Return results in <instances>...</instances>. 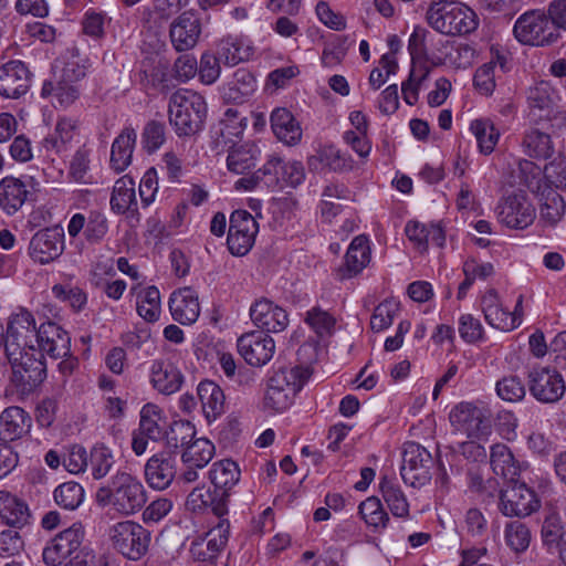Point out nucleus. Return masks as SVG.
I'll return each instance as SVG.
<instances>
[{"label":"nucleus","instance_id":"1","mask_svg":"<svg viewBox=\"0 0 566 566\" xmlns=\"http://www.w3.org/2000/svg\"><path fill=\"white\" fill-rule=\"evenodd\" d=\"M207 109L203 96L191 90L179 88L169 97L168 120L179 138L193 137L205 128Z\"/></svg>","mask_w":566,"mask_h":566},{"label":"nucleus","instance_id":"2","mask_svg":"<svg viewBox=\"0 0 566 566\" xmlns=\"http://www.w3.org/2000/svg\"><path fill=\"white\" fill-rule=\"evenodd\" d=\"M99 506H111L116 513L129 516L139 512L147 502V493L143 483L127 472H117L108 486L96 492Z\"/></svg>","mask_w":566,"mask_h":566},{"label":"nucleus","instance_id":"3","mask_svg":"<svg viewBox=\"0 0 566 566\" xmlns=\"http://www.w3.org/2000/svg\"><path fill=\"white\" fill-rule=\"evenodd\" d=\"M310 376V368L300 365L275 370L266 384L263 408L272 412L285 411Z\"/></svg>","mask_w":566,"mask_h":566},{"label":"nucleus","instance_id":"4","mask_svg":"<svg viewBox=\"0 0 566 566\" xmlns=\"http://www.w3.org/2000/svg\"><path fill=\"white\" fill-rule=\"evenodd\" d=\"M426 18L432 29L446 35L470 34L479 27V18L471 8L448 0L431 2Z\"/></svg>","mask_w":566,"mask_h":566},{"label":"nucleus","instance_id":"5","mask_svg":"<svg viewBox=\"0 0 566 566\" xmlns=\"http://www.w3.org/2000/svg\"><path fill=\"white\" fill-rule=\"evenodd\" d=\"M108 538L115 551L136 562L147 554L151 533L139 523L126 520L108 528Z\"/></svg>","mask_w":566,"mask_h":566},{"label":"nucleus","instance_id":"6","mask_svg":"<svg viewBox=\"0 0 566 566\" xmlns=\"http://www.w3.org/2000/svg\"><path fill=\"white\" fill-rule=\"evenodd\" d=\"M513 33L520 43L533 46L551 45L560 36L549 14L541 10H530L518 17Z\"/></svg>","mask_w":566,"mask_h":566},{"label":"nucleus","instance_id":"7","mask_svg":"<svg viewBox=\"0 0 566 566\" xmlns=\"http://www.w3.org/2000/svg\"><path fill=\"white\" fill-rule=\"evenodd\" d=\"M12 367L11 381L23 395L33 392L46 377V366L43 354L36 348L22 352L20 355L7 356Z\"/></svg>","mask_w":566,"mask_h":566},{"label":"nucleus","instance_id":"8","mask_svg":"<svg viewBox=\"0 0 566 566\" xmlns=\"http://www.w3.org/2000/svg\"><path fill=\"white\" fill-rule=\"evenodd\" d=\"M258 172L263 188L269 191H279L285 187L296 188L305 180V170L301 161L286 163L277 154L269 155Z\"/></svg>","mask_w":566,"mask_h":566},{"label":"nucleus","instance_id":"9","mask_svg":"<svg viewBox=\"0 0 566 566\" xmlns=\"http://www.w3.org/2000/svg\"><path fill=\"white\" fill-rule=\"evenodd\" d=\"M490 411L482 405L462 401L455 405L450 411L451 424L459 431L467 434L469 439H482L491 431Z\"/></svg>","mask_w":566,"mask_h":566},{"label":"nucleus","instance_id":"10","mask_svg":"<svg viewBox=\"0 0 566 566\" xmlns=\"http://www.w3.org/2000/svg\"><path fill=\"white\" fill-rule=\"evenodd\" d=\"M36 331L34 316L28 310L20 308L11 314L6 333V355L14 356V359H17V355L22 352L36 348L33 345L34 338L36 339Z\"/></svg>","mask_w":566,"mask_h":566},{"label":"nucleus","instance_id":"11","mask_svg":"<svg viewBox=\"0 0 566 566\" xmlns=\"http://www.w3.org/2000/svg\"><path fill=\"white\" fill-rule=\"evenodd\" d=\"M433 459L431 453L417 442H407L402 452L400 474L406 484L421 488L431 480Z\"/></svg>","mask_w":566,"mask_h":566},{"label":"nucleus","instance_id":"12","mask_svg":"<svg viewBox=\"0 0 566 566\" xmlns=\"http://www.w3.org/2000/svg\"><path fill=\"white\" fill-rule=\"evenodd\" d=\"M496 214L500 223L517 230L526 229L536 218L533 203L521 190L503 197L496 206Z\"/></svg>","mask_w":566,"mask_h":566},{"label":"nucleus","instance_id":"13","mask_svg":"<svg viewBox=\"0 0 566 566\" xmlns=\"http://www.w3.org/2000/svg\"><path fill=\"white\" fill-rule=\"evenodd\" d=\"M259 232V224L247 210H235L230 216L227 245L234 256H244L250 252Z\"/></svg>","mask_w":566,"mask_h":566},{"label":"nucleus","instance_id":"14","mask_svg":"<svg viewBox=\"0 0 566 566\" xmlns=\"http://www.w3.org/2000/svg\"><path fill=\"white\" fill-rule=\"evenodd\" d=\"M527 378L530 392L539 402L555 403L565 394L564 378L556 369L535 367Z\"/></svg>","mask_w":566,"mask_h":566},{"label":"nucleus","instance_id":"15","mask_svg":"<svg viewBox=\"0 0 566 566\" xmlns=\"http://www.w3.org/2000/svg\"><path fill=\"white\" fill-rule=\"evenodd\" d=\"M538 506L539 501L535 492L524 483H515L501 492L499 509L505 516L525 517Z\"/></svg>","mask_w":566,"mask_h":566},{"label":"nucleus","instance_id":"16","mask_svg":"<svg viewBox=\"0 0 566 566\" xmlns=\"http://www.w3.org/2000/svg\"><path fill=\"white\" fill-rule=\"evenodd\" d=\"M253 324L265 333L283 332L289 325L286 311L269 298L255 300L250 307Z\"/></svg>","mask_w":566,"mask_h":566},{"label":"nucleus","instance_id":"17","mask_svg":"<svg viewBox=\"0 0 566 566\" xmlns=\"http://www.w3.org/2000/svg\"><path fill=\"white\" fill-rule=\"evenodd\" d=\"M482 311L488 324L500 331H512L521 324V317L517 314L522 305V296L518 297L515 311L513 313L503 308L499 294L495 290H489L481 300Z\"/></svg>","mask_w":566,"mask_h":566},{"label":"nucleus","instance_id":"18","mask_svg":"<svg viewBox=\"0 0 566 566\" xmlns=\"http://www.w3.org/2000/svg\"><path fill=\"white\" fill-rule=\"evenodd\" d=\"M38 350L53 359L63 358L71 353V337L54 322L42 323L36 331Z\"/></svg>","mask_w":566,"mask_h":566},{"label":"nucleus","instance_id":"19","mask_svg":"<svg viewBox=\"0 0 566 566\" xmlns=\"http://www.w3.org/2000/svg\"><path fill=\"white\" fill-rule=\"evenodd\" d=\"M32 74L25 63L19 60L9 61L0 66V95L7 98H19L31 85Z\"/></svg>","mask_w":566,"mask_h":566},{"label":"nucleus","instance_id":"20","mask_svg":"<svg viewBox=\"0 0 566 566\" xmlns=\"http://www.w3.org/2000/svg\"><path fill=\"white\" fill-rule=\"evenodd\" d=\"M238 350L249 365L261 367L272 359L275 343L269 335L251 332L239 337Z\"/></svg>","mask_w":566,"mask_h":566},{"label":"nucleus","instance_id":"21","mask_svg":"<svg viewBox=\"0 0 566 566\" xmlns=\"http://www.w3.org/2000/svg\"><path fill=\"white\" fill-rule=\"evenodd\" d=\"M29 251L31 258L41 264L54 261L64 251L63 230L46 228L38 231L30 241Z\"/></svg>","mask_w":566,"mask_h":566},{"label":"nucleus","instance_id":"22","mask_svg":"<svg viewBox=\"0 0 566 566\" xmlns=\"http://www.w3.org/2000/svg\"><path fill=\"white\" fill-rule=\"evenodd\" d=\"M177 474V458L172 452H158L145 464L147 484L158 491L168 489Z\"/></svg>","mask_w":566,"mask_h":566},{"label":"nucleus","instance_id":"23","mask_svg":"<svg viewBox=\"0 0 566 566\" xmlns=\"http://www.w3.org/2000/svg\"><path fill=\"white\" fill-rule=\"evenodd\" d=\"M201 34V22L198 14L191 10L182 12L172 21L169 36L172 46L178 52L191 50Z\"/></svg>","mask_w":566,"mask_h":566},{"label":"nucleus","instance_id":"24","mask_svg":"<svg viewBox=\"0 0 566 566\" xmlns=\"http://www.w3.org/2000/svg\"><path fill=\"white\" fill-rule=\"evenodd\" d=\"M31 428L30 413L19 406H10L0 415V440L6 444L24 438Z\"/></svg>","mask_w":566,"mask_h":566},{"label":"nucleus","instance_id":"25","mask_svg":"<svg viewBox=\"0 0 566 566\" xmlns=\"http://www.w3.org/2000/svg\"><path fill=\"white\" fill-rule=\"evenodd\" d=\"M180 369L168 359H155L150 366V384L163 395H172L180 390L184 384Z\"/></svg>","mask_w":566,"mask_h":566},{"label":"nucleus","instance_id":"26","mask_svg":"<svg viewBox=\"0 0 566 566\" xmlns=\"http://www.w3.org/2000/svg\"><path fill=\"white\" fill-rule=\"evenodd\" d=\"M28 504L8 491H0V521L11 528H23L31 524Z\"/></svg>","mask_w":566,"mask_h":566},{"label":"nucleus","instance_id":"27","mask_svg":"<svg viewBox=\"0 0 566 566\" xmlns=\"http://www.w3.org/2000/svg\"><path fill=\"white\" fill-rule=\"evenodd\" d=\"M169 310L175 321L180 324H192L200 314L198 296L190 287L174 292L169 300Z\"/></svg>","mask_w":566,"mask_h":566},{"label":"nucleus","instance_id":"28","mask_svg":"<svg viewBox=\"0 0 566 566\" xmlns=\"http://www.w3.org/2000/svg\"><path fill=\"white\" fill-rule=\"evenodd\" d=\"M77 135L78 122L71 117H60L54 132L42 140V147L49 153L60 155L70 148Z\"/></svg>","mask_w":566,"mask_h":566},{"label":"nucleus","instance_id":"29","mask_svg":"<svg viewBox=\"0 0 566 566\" xmlns=\"http://www.w3.org/2000/svg\"><path fill=\"white\" fill-rule=\"evenodd\" d=\"M209 479L214 486L213 491L228 504L230 491L240 480V469L232 460H221L212 464Z\"/></svg>","mask_w":566,"mask_h":566},{"label":"nucleus","instance_id":"30","mask_svg":"<svg viewBox=\"0 0 566 566\" xmlns=\"http://www.w3.org/2000/svg\"><path fill=\"white\" fill-rule=\"evenodd\" d=\"M270 120L272 132L279 140L289 146H294L301 142V125L287 108H275L271 114Z\"/></svg>","mask_w":566,"mask_h":566},{"label":"nucleus","instance_id":"31","mask_svg":"<svg viewBox=\"0 0 566 566\" xmlns=\"http://www.w3.org/2000/svg\"><path fill=\"white\" fill-rule=\"evenodd\" d=\"M370 262V248L368 238L357 235L350 242L345 254L344 265L340 268L342 279H349L363 271Z\"/></svg>","mask_w":566,"mask_h":566},{"label":"nucleus","instance_id":"32","mask_svg":"<svg viewBox=\"0 0 566 566\" xmlns=\"http://www.w3.org/2000/svg\"><path fill=\"white\" fill-rule=\"evenodd\" d=\"M29 196L30 191L21 179L8 176L0 181V207L7 214L21 209Z\"/></svg>","mask_w":566,"mask_h":566},{"label":"nucleus","instance_id":"33","mask_svg":"<svg viewBox=\"0 0 566 566\" xmlns=\"http://www.w3.org/2000/svg\"><path fill=\"white\" fill-rule=\"evenodd\" d=\"M137 134L133 127H125L114 139L109 164L116 172L124 171L132 164Z\"/></svg>","mask_w":566,"mask_h":566},{"label":"nucleus","instance_id":"34","mask_svg":"<svg viewBox=\"0 0 566 566\" xmlns=\"http://www.w3.org/2000/svg\"><path fill=\"white\" fill-rule=\"evenodd\" d=\"M541 537L547 548L557 547L566 537V524L555 505L547 504L543 511Z\"/></svg>","mask_w":566,"mask_h":566},{"label":"nucleus","instance_id":"35","mask_svg":"<svg viewBox=\"0 0 566 566\" xmlns=\"http://www.w3.org/2000/svg\"><path fill=\"white\" fill-rule=\"evenodd\" d=\"M197 394L208 421L216 420L224 412L226 396L218 384L203 380L198 385Z\"/></svg>","mask_w":566,"mask_h":566},{"label":"nucleus","instance_id":"36","mask_svg":"<svg viewBox=\"0 0 566 566\" xmlns=\"http://www.w3.org/2000/svg\"><path fill=\"white\" fill-rule=\"evenodd\" d=\"M245 127L247 118L241 117L237 109L228 108L213 132L217 146L234 145L235 139L241 138Z\"/></svg>","mask_w":566,"mask_h":566},{"label":"nucleus","instance_id":"37","mask_svg":"<svg viewBox=\"0 0 566 566\" xmlns=\"http://www.w3.org/2000/svg\"><path fill=\"white\" fill-rule=\"evenodd\" d=\"M256 90L254 75L247 69H238L223 87V97L233 103H243Z\"/></svg>","mask_w":566,"mask_h":566},{"label":"nucleus","instance_id":"38","mask_svg":"<svg viewBox=\"0 0 566 566\" xmlns=\"http://www.w3.org/2000/svg\"><path fill=\"white\" fill-rule=\"evenodd\" d=\"M522 148L525 155L537 160L549 159L555 151L551 135L535 127L524 133Z\"/></svg>","mask_w":566,"mask_h":566},{"label":"nucleus","instance_id":"39","mask_svg":"<svg viewBox=\"0 0 566 566\" xmlns=\"http://www.w3.org/2000/svg\"><path fill=\"white\" fill-rule=\"evenodd\" d=\"M142 83L161 94L170 91L169 65L166 61L147 59L142 64Z\"/></svg>","mask_w":566,"mask_h":566},{"label":"nucleus","instance_id":"40","mask_svg":"<svg viewBox=\"0 0 566 566\" xmlns=\"http://www.w3.org/2000/svg\"><path fill=\"white\" fill-rule=\"evenodd\" d=\"M85 76V71L74 64L63 69L62 80L56 83L55 97L61 106L67 107L80 97V88L74 84Z\"/></svg>","mask_w":566,"mask_h":566},{"label":"nucleus","instance_id":"41","mask_svg":"<svg viewBox=\"0 0 566 566\" xmlns=\"http://www.w3.org/2000/svg\"><path fill=\"white\" fill-rule=\"evenodd\" d=\"M565 209L564 198L552 187H545L539 193V216L546 224H557L564 217Z\"/></svg>","mask_w":566,"mask_h":566},{"label":"nucleus","instance_id":"42","mask_svg":"<svg viewBox=\"0 0 566 566\" xmlns=\"http://www.w3.org/2000/svg\"><path fill=\"white\" fill-rule=\"evenodd\" d=\"M187 506L192 511H200L211 507L213 514L223 517L228 514L227 503L214 491H210L205 486L195 488L187 497Z\"/></svg>","mask_w":566,"mask_h":566},{"label":"nucleus","instance_id":"43","mask_svg":"<svg viewBox=\"0 0 566 566\" xmlns=\"http://www.w3.org/2000/svg\"><path fill=\"white\" fill-rule=\"evenodd\" d=\"M490 463L493 472L504 479L513 481L518 475L517 462L510 448L504 443L491 447Z\"/></svg>","mask_w":566,"mask_h":566},{"label":"nucleus","instance_id":"44","mask_svg":"<svg viewBox=\"0 0 566 566\" xmlns=\"http://www.w3.org/2000/svg\"><path fill=\"white\" fill-rule=\"evenodd\" d=\"M166 420L161 410L153 403H146L140 410L138 431L153 441L164 439Z\"/></svg>","mask_w":566,"mask_h":566},{"label":"nucleus","instance_id":"45","mask_svg":"<svg viewBox=\"0 0 566 566\" xmlns=\"http://www.w3.org/2000/svg\"><path fill=\"white\" fill-rule=\"evenodd\" d=\"M111 207L114 212L119 214L137 209L135 184L130 178L122 177L115 182Z\"/></svg>","mask_w":566,"mask_h":566},{"label":"nucleus","instance_id":"46","mask_svg":"<svg viewBox=\"0 0 566 566\" xmlns=\"http://www.w3.org/2000/svg\"><path fill=\"white\" fill-rule=\"evenodd\" d=\"M380 492L391 514L397 517L409 516V503L399 484L387 476L380 481Z\"/></svg>","mask_w":566,"mask_h":566},{"label":"nucleus","instance_id":"47","mask_svg":"<svg viewBox=\"0 0 566 566\" xmlns=\"http://www.w3.org/2000/svg\"><path fill=\"white\" fill-rule=\"evenodd\" d=\"M470 130L474 135L481 154L494 151L500 138V132L489 118H478L471 122Z\"/></svg>","mask_w":566,"mask_h":566},{"label":"nucleus","instance_id":"48","mask_svg":"<svg viewBox=\"0 0 566 566\" xmlns=\"http://www.w3.org/2000/svg\"><path fill=\"white\" fill-rule=\"evenodd\" d=\"M444 62L457 67H470L476 56V50L473 45L463 42H449L442 45Z\"/></svg>","mask_w":566,"mask_h":566},{"label":"nucleus","instance_id":"49","mask_svg":"<svg viewBox=\"0 0 566 566\" xmlns=\"http://www.w3.org/2000/svg\"><path fill=\"white\" fill-rule=\"evenodd\" d=\"M255 165V149L252 145H230L227 156L229 171L242 175Z\"/></svg>","mask_w":566,"mask_h":566},{"label":"nucleus","instance_id":"50","mask_svg":"<svg viewBox=\"0 0 566 566\" xmlns=\"http://www.w3.org/2000/svg\"><path fill=\"white\" fill-rule=\"evenodd\" d=\"M115 464L113 451L103 443L95 444L88 454V469L95 480L105 478Z\"/></svg>","mask_w":566,"mask_h":566},{"label":"nucleus","instance_id":"51","mask_svg":"<svg viewBox=\"0 0 566 566\" xmlns=\"http://www.w3.org/2000/svg\"><path fill=\"white\" fill-rule=\"evenodd\" d=\"M196 434L195 426L187 420L174 421L168 430H165L164 438L166 446L172 451L179 448H187Z\"/></svg>","mask_w":566,"mask_h":566},{"label":"nucleus","instance_id":"52","mask_svg":"<svg viewBox=\"0 0 566 566\" xmlns=\"http://www.w3.org/2000/svg\"><path fill=\"white\" fill-rule=\"evenodd\" d=\"M214 455V446L208 439L192 441L184 451L181 459L185 465L205 468Z\"/></svg>","mask_w":566,"mask_h":566},{"label":"nucleus","instance_id":"53","mask_svg":"<svg viewBox=\"0 0 566 566\" xmlns=\"http://www.w3.org/2000/svg\"><path fill=\"white\" fill-rule=\"evenodd\" d=\"M137 313L146 322L154 323L160 315V293L156 286H148L137 296Z\"/></svg>","mask_w":566,"mask_h":566},{"label":"nucleus","instance_id":"54","mask_svg":"<svg viewBox=\"0 0 566 566\" xmlns=\"http://www.w3.org/2000/svg\"><path fill=\"white\" fill-rule=\"evenodd\" d=\"M358 510L366 524L375 530L385 528L389 522L388 514L384 510L380 500L376 496H370L363 501Z\"/></svg>","mask_w":566,"mask_h":566},{"label":"nucleus","instance_id":"55","mask_svg":"<svg viewBox=\"0 0 566 566\" xmlns=\"http://www.w3.org/2000/svg\"><path fill=\"white\" fill-rule=\"evenodd\" d=\"M505 542L515 553L525 552L532 539L528 526L516 520L507 523L504 530Z\"/></svg>","mask_w":566,"mask_h":566},{"label":"nucleus","instance_id":"56","mask_svg":"<svg viewBox=\"0 0 566 566\" xmlns=\"http://www.w3.org/2000/svg\"><path fill=\"white\" fill-rule=\"evenodd\" d=\"M54 500L59 506L73 511L83 502L84 490L76 482H65L55 489Z\"/></svg>","mask_w":566,"mask_h":566},{"label":"nucleus","instance_id":"57","mask_svg":"<svg viewBox=\"0 0 566 566\" xmlns=\"http://www.w3.org/2000/svg\"><path fill=\"white\" fill-rule=\"evenodd\" d=\"M166 134L165 123L155 119L147 122L142 133V145L146 153H156L165 144Z\"/></svg>","mask_w":566,"mask_h":566},{"label":"nucleus","instance_id":"58","mask_svg":"<svg viewBox=\"0 0 566 566\" xmlns=\"http://www.w3.org/2000/svg\"><path fill=\"white\" fill-rule=\"evenodd\" d=\"M399 312V303L395 300H385L376 306L370 318V327L375 332L388 328Z\"/></svg>","mask_w":566,"mask_h":566},{"label":"nucleus","instance_id":"59","mask_svg":"<svg viewBox=\"0 0 566 566\" xmlns=\"http://www.w3.org/2000/svg\"><path fill=\"white\" fill-rule=\"evenodd\" d=\"M52 294L67 302L75 313L83 311L87 304V294L78 286L55 284L52 287Z\"/></svg>","mask_w":566,"mask_h":566},{"label":"nucleus","instance_id":"60","mask_svg":"<svg viewBox=\"0 0 566 566\" xmlns=\"http://www.w3.org/2000/svg\"><path fill=\"white\" fill-rule=\"evenodd\" d=\"M497 396L509 402L521 401L525 397V386L517 376H505L496 382Z\"/></svg>","mask_w":566,"mask_h":566},{"label":"nucleus","instance_id":"61","mask_svg":"<svg viewBox=\"0 0 566 566\" xmlns=\"http://www.w3.org/2000/svg\"><path fill=\"white\" fill-rule=\"evenodd\" d=\"M220 521L218 524L209 530L201 539H205L206 545L210 547V549L214 551V554L218 556L226 548L229 542L230 535V523L227 518L219 517Z\"/></svg>","mask_w":566,"mask_h":566},{"label":"nucleus","instance_id":"62","mask_svg":"<svg viewBox=\"0 0 566 566\" xmlns=\"http://www.w3.org/2000/svg\"><path fill=\"white\" fill-rule=\"evenodd\" d=\"M554 88L548 82L542 81L531 87L527 95L528 104L532 108L551 109L554 104Z\"/></svg>","mask_w":566,"mask_h":566},{"label":"nucleus","instance_id":"63","mask_svg":"<svg viewBox=\"0 0 566 566\" xmlns=\"http://www.w3.org/2000/svg\"><path fill=\"white\" fill-rule=\"evenodd\" d=\"M108 224L104 213L92 210L87 217V224L84 231V237L90 243H98L107 233Z\"/></svg>","mask_w":566,"mask_h":566},{"label":"nucleus","instance_id":"64","mask_svg":"<svg viewBox=\"0 0 566 566\" xmlns=\"http://www.w3.org/2000/svg\"><path fill=\"white\" fill-rule=\"evenodd\" d=\"M545 180L555 188L566 187V158L557 156L543 169Z\"/></svg>","mask_w":566,"mask_h":566}]
</instances>
